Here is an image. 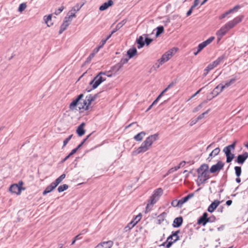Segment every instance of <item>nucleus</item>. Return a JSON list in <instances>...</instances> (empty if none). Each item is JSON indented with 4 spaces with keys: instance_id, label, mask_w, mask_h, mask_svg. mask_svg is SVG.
<instances>
[{
    "instance_id": "f8f14e48",
    "label": "nucleus",
    "mask_w": 248,
    "mask_h": 248,
    "mask_svg": "<svg viewBox=\"0 0 248 248\" xmlns=\"http://www.w3.org/2000/svg\"><path fill=\"white\" fill-rule=\"evenodd\" d=\"M226 56L225 55H222L219 57L216 60L213 62L212 63L209 64L212 66V67L214 69L216 67L217 65H218L221 62H223L225 59Z\"/></svg>"
},
{
    "instance_id": "c756f323",
    "label": "nucleus",
    "mask_w": 248,
    "mask_h": 248,
    "mask_svg": "<svg viewBox=\"0 0 248 248\" xmlns=\"http://www.w3.org/2000/svg\"><path fill=\"white\" fill-rule=\"evenodd\" d=\"M136 42L138 44L137 47L138 49H140L143 47L145 45V42L142 36H140L138 38H137L136 40Z\"/></svg>"
},
{
    "instance_id": "ea45409f",
    "label": "nucleus",
    "mask_w": 248,
    "mask_h": 248,
    "mask_svg": "<svg viewBox=\"0 0 248 248\" xmlns=\"http://www.w3.org/2000/svg\"><path fill=\"white\" fill-rule=\"evenodd\" d=\"M164 27L162 26H159L156 28V32L155 34V36L158 37L161 34H162L164 32Z\"/></svg>"
},
{
    "instance_id": "69168bd1",
    "label": "nucleus",
    "mask_w": 248,
    "mask_h": 248,
    "mask_svg": "<svg viewBox=\"0 0 248 248\" xmlns=\"http://www.w3.org/2000/svg\"><path fill=\"white\" fill-rule=\"evenodd\" d=\"M78 150V148H76L73 149L69 154L71 156L73 155H74V154H75L77 152Z\"/></svg>"
},
{
    "instance_id": "bf43d9fd",
    "label": "nucleus",
    "mask_w": 248,
    "mask_h": 248,
    "mask_svg": "<svg viewBox=\"0 0 248 248\" xmlns=\"http://www.w3.org/2000/svg\"><path fill=\"white\" fill-rule=\"evenodd\" d=\"M106 42H107L106 39L102 40L100 42L99 46V47L102 48L103 47V46H104V45L106 44Z\"/></svg>"
},
{
    "instance_id": "c03bdc74",
    "label": "nucleus",
    "mask_w": 248,
    "mask_h": 248,
    "mask_svg": "<svg viewBox=\"0 0 248 248\" xmlns=\"http://www.w3.org/2000/svg\"><path fill=\"white\" fill-rule=\"evenodd\" d=\"M235 172L236 176L239 177L241 174V167L236 166L234 167Z\"/></svg>"
},
{
    "instance_id": "6e6d98bb",
    "label": "nucleus",
    "mask_w": 248,
    "mask_h": 248,
    "mask_svg": "<svg viewBox=\"0 0 248 248\" xmlns=\"http://www.w3.org/2000/svg\"><path fill=\"white\" fill-rule=\"evenodd\" d=\"M153 205L151 204L150 201H149V203H148L146 205L145 212L147 213L149 212L151 210Z\"/></svg>"
},
{
    "instance_id": "423d86ee",
    "label": "nucleus",
    "mask_w": 248,
    "mask_h": 248,
    "mask_svg": "<svg viewBox=\"0 0 248 248\" xmlns=\"http://www.w3.org/2000/svg\"><path fill=\"white\" fill-rule=\"evenodd\" d=\"M176 49L174 47L168 50L162 55L161 58L159 59V61L161 64H163L168 61L174 54L175 52H176Z\"/></svg>"
},
{
    "instance_id": "0e129e2a",
    "label": "nucleus",
    "mask_w": 248,
    "mask_h": 248,
    "mask_svg": "<svg viewBox=\"0 0 248 248\" xmlns=\"http://www.w3.org/2000/svg\"><path fill=\"white\" fill-rule=\"evenodd\" d=\"M132 228L128 224L126 226L124 227V231L125 232L129 231Z\"/></svg>"
},
{
    "instance_id": "72a5a7b5",
    "label": "nucleus",
    "mask_w": 248,
    "mask_h": 248,
    "mask_svg": "<svg viewBox=\"0 0 248 248\" xmlns=\"http://www.w3.org/2000/svg\"><path fill=\"white\" fill-rule=\"evenodd\" d=\"M126 21L125 20H123L116 26L115 29L112 31V33H115L116 31L120 29L125 23Z\"/></svg>"
},
{
    "instance_id": "603ef678",
    "label": "nucleus",
    "mask_w": 248,
    "mask_h": 248,
    "mask_svg": "<svg viewBox=\"0 0 248 248\" xmlns=\"http://www.w3.org/2000/svg\"><path fill=\"white\" fill-rule=\"evenodd\" d=\"M129 58H123L121 60L120 62H118L123 67V65L127 63Z\"/></svg>"
},
{
    "instance_id": "37998d69",
    "label": "nucleus",
    "mask_w": 248,
    "mask_h": 248,
    "mask_svg": "<svg viewBox=\"0 0 248 248\" xmlns=\"http://www.w3.org/2000/svg\"><path fill=\"white\" fill-rule=\"evenodd\" d=\"M180 202L179 200H174L171 202V205L174 207H178L181 208V206Z\"/></svg>"
},
{
    "instance_id": "e433bc0d",
    "label": "nucleus",
    "mask_w": 248,
    "mask_h": 248,
    "mask_svg": "<svg viewBox=\"0 0 248 248\" xmlns=\"http://www.w3.org/2000/svg\"><path fill=\"white\" fill-rule=\"evenodd\" d=\"M165 217L166 213L165 212H163L158 216L157 217V224H161L165 220Z\"/></svg>"
},
{
    "instance_id": "cd10ccee",
    "label": "nucleus",
    "mask_w": 248,
    "mask_h": 248,
    "mask_svg": "<svg viewBox=\"0 0 248 248\" xmlns=\"http://www.w3.org/2000/svg\"><path fill=\"white\" fill-rule=\"evenodd\" d=\"M137 53V50L136 47H133L129 49L127 51V54L129 59L132 58Z\"/></svg>"
},
{
    "instance_id": "f257e3e1",
    "label": "nucleus",
    "mask_w": 248,
    "mask_h": 248,
    "mask_svg": "<svg viewBox=\"0 0 248 248\" xmlns=\"http://www.w3.org/2000/svg\"><path fill=\"white\" fill-rule=\"evenodd\" d=\"M244 17V16L243 15L239 16L223 26L216 33L218 38V41H219L230 30L240 23Z\"/></svg>"
},
{
    "instance_id": "3c124183",
    "label": "nucleus",
    "mask_w": 248,
    "mask_h": 248,
    "mask_svg": "<svg viewBox=\"0 0 248 248\" xmlns=\"http://www.w3.org/2000/svg\"><path fill=\"white\" fill-rule=\"evenodd\" d=\"M163 64H161L159 60H158L157 62L155 63L153 66L152 67L151 69H154V70H156L157 69L159 68L160 66L162 65Z\"/></svg>"
},
{
    "instance_id": "dca6fc26",
    "label": "nucleus",
    "mask_w": 248,
    "mask_h": 248,
    "mask_svg": "<svg viewBox=\"0 0 248 248\" xmlns=\"http://www.w3.org/2000/svg\"><path fill=\"white\" fill-rule=\"evenodd\" d=\"M82 5V4L80 5L79 4H77L76 7H77V9H76L75 7H72L71 10L68 12L67 15H69L73 18L75 17L76 13L80 9Z\"/></svg>"
},
{
    "instance_id": "8fccbe9b",
    "label": "nucleus",
    "mask_w": 248,
    "mask_h": 248,
    "mask_svg": "<svg viewBox=\"0 0 248 248\" xmlns=\"http://www.w3.org/2000/svg\"><path fill=\"white\" fill-rule=\"evenodd\" d=\"M210 111V109H208V110H207L206 111H205L204 112L202 113V114H200L197 118L196 119L197 120V121H199L201 119H202V118H204V115L206 114H207Z\"/></svg>"
},
{
    "instance_id": "13d9d810",
    "label": "nucleus",
    "mask_w": 248,
    "mask_h": 248,
    "mask_svg": "<svg viewBox=\"0 0 248 248\" xmlns=\"http://www.w3.org/2000/svg\"><path fill=\"white\" fill-rule=\"evenodd\" d=\"M228 15H229V13H228V11H226V12H225L224 13H223V14H222L219 17V19H222L224 18H225L227 16H228Z\"/></svg>"
},
{
    "instance_id": "f704fd0d",
    "label": "nucleus",
    "mask_w": 248,
    "mask_h": 248,
    "mask_svg": "<svg viewBox=\"0 0 248 248\" xmlns=\"http://www.w3.org/2000/svg\"><path fill=\"white\" fill-rule=\"evenodd\" d=\"M51 18L52 14L44 16V20L48 27H50L53 25V23L50 22L51 21Z\"/></svg>"
},
{
    "instance_id": "4d7b16f0",
    "label": "nucleus",
    "mask_w": 248,
    "mask_h": 248,
    "mask_svg": "<svg viewBox=\"0 0 248 248\" xmlns=\"http://www.w3.org/2000/svg\"><path fill=\"white\" fill-rule=\"evenodd\" d=\"M173 243H174V242H173L171 240H169V241H167L166 245V248H170Z\"/></svg>"
},
{
    "instance_id": "6ab92c4d",
    "label": "nucleus",
    "mask_w": 248,
    "mask_h": 248,
    "mask_svg": "<svg viewBox=\"0 0 248 248\" xmlns=\"http://www.w3.org/2000/svg\"><path fill=\"white\" fill-rule=\"evenodd\" d=\"M113 4V1L112 0H108L107 2H104L99 7V10L103 11L107 10L109 7Z\"/></svg>"
},
{
    "instance_id": "473e14b6",
    "label": "nucleus",
    "mask_w": 248,
    "mask_h": 248,
    "mask_svg": "<svg viewBox=\"0 0 248 248\" xmlns=\"http://www.w3.org/2000/svg\"><path fill=\"white\" fill-rule=\"evenodd\" d=\"M69 25V23L66 20H63L62 24L60 26L59 31V34L62 33L67 29Z\"/></svg>"
},
{
    "instance_id": "052dcab7",
    "label": "nucleus",
    "mask_w": 248,
    "mask_h": 248,
    "mask_svg": "<svg viewBox=\"0 0 248 248\" xmlns=\"http://www.w3.org/2000/svg\"><path fill=\"white\" fill-rule=\"evenodd\" d=\"M212 69H213V68L212 67V66L210 64H208V66L204 69V71H207V72L209 73V72L212 70Z\"/></svg>"
},
{
    "instance_id": "2eb2a0df",
    "label": "nucleus",
    "mask_w": 248,
    "mask_h": 248,
    "mask_svg": "<svg viewBox=\"0 0 248 248\" xmlns=\"http://www.w3.org/2000/svg\"><path fill=\"white\" fill-rule=\"evenodd\" d=\"M180 232V230H178L175 232H172L171 234L170 235L167 239V241L169 240H171L173 242H175L179 239V237L178 234Z\"/></svg>"
},
{
    "instance_id": "774afa93",
    "label": "nucleus",
    "mask_w": 248,
    "mask_h": 248,
    "mask_svg": "<svg viewBox=\"0 0 248 248\" xmlns=\"http://www.w3.org/2000/svg\"><path fill=\"white\" fill-rule=\"evenodd\" d=\"M232 200H228L226 201V204L227 206H230L232 204Z\"/></svg>"
},
{
    "instance_id": "5fc2aeb1",
    "label": "nucleus",
    "mask_w": 248,
    "mask_h": 248,
    "mask_svg": "<svg viewBox=\"0 0 248 248\" xmlns=\"http://www.w3.org/2000/svg\"><path fill=\"white\" fill-rule=\"evenodd\" d=\"M73 19V17L70 16L69 15L67 14V16H66L64 18V20H66L68 23L70 24V23L72 21Z\"/></svg>"
},
{
    "instance_id": "864d4df0",
    "label": "nucleus",
    "mask_w": 248,
    "mask_h": 248,
    "mask_svg": "<svg viewBox=\"0 0 248 248\" xmlns=\"http://www.w3.org/2000/svg\"><path fill=\"white\" fill-rule=\"evenodd\" d=\"M64 9V6H62L60 7H59L58 9H56L54 12V14L56 15H58L60 14Z\"/></svg>"
},
{
    "instance_id": "f03ea898",
    "label": "nucleus",
    "mask_w": 248,
    "mask_h": 248,
    "mask_svg": "<svg viewBox=\"0 0 248 248\" xmlns=\"http://www.w3.org/2000/svg\"><path fill=\"white\" fill-rule=\"evenodd\" d=\"M158 137V134H155L149 136L134 153L136 154H139L146 152L152 145L153 142L157 140Z\"/></svg>"
},
{
    "instance_id": "412c9836",
    "label": "nucleus",
    "mask_w": 248,
    "mask_h": 248,
    "mask_svg": "<svg viewBox=\"0 0 248 248\" xmlns=\"http://www.w3.org/2000/svg\"><path fill=\"white\" fill-rule=\"evenodd\" d=\"M57 187V186L54 182L51 183L49 186H48L45 190L43 192V195H45L46 194L50 193L53 189H54Z\"/></svg>"
},
{
    "instance_id": "9b49d317",
    "label": "nucleus",
    "mask_w": 248,
    "mask_h": 248,
    "mask_svg": "<svg viewBox=\"0 0 248 248\" xmlns=\"http://www.w3.org/2000/svg\"><path fill=\"white\" fill-rule=\"evenodd\" d=\"M214 39L215 37L214 36H212L210 37L208 39H207L206 40L200 44L197 47L198 50H199V51H201L205 47H206L207 45L211 43Z\"/></svg>"
},
{
    "instance_id": "39448f33",
    "label": "nucleus",
    "mask_w": 248,
    "mask_h": 248,
    "mask_svg": "<svg viewBox=\"0 0 248 248\" xmlns=\"http://www.w3.org/2000/svg\"><path fill=\"white\" fill-rule=\"evenodd\" d=\"M236 141H234L232 144L225 147L223 151L224 152L226 156V162H231L234 157V154L231 153L232 150H234L235 149Z\"/></svg>"
},
{
    "instance_id": "2f4dec72",
    "label": "nucleus",
    "mask_w": 248,
    "mask_h": 248,
    "mask_svg": "<svg viewBox=\"0 0 248 248\" xmlns=\"http://www.w3.org/2000/svg\"><path fill=\"white\" fill-rule=\"evenodd\" d=\"M146 134L145 132L142 131L135 135L134 137V139L137 141H140L142 140Z\"/></svg>"
},
{
    "instance_id": "a878e982",
    "label": "nucleus",
    "mask_w": 248,
    "mask_h": 248,
    "mask_svg": "<svg viewBox=\"0 0 248 248\" xmlns=\"http://www.w3.org/2000/svg\"><path fill=\"white\" fill-rule=\"evenodd\" d=\"M122 67L121 66V65L119 63H116L114 66H112L110 68V70L108 71V73H112L113 74L117 73L121 68Z\"/></svg>"
},
{
    "instance_id": "680f3d73",
    "label": "nucleus",
    "mask_w": 248,
    "mask_h": 248,
    "mask_svg": "<svg viewBox=\"0 0 248 248\" xmlns=\"http://www.w3.org/2000/svg\"><path fill=\"white\" fill-rule=\"evenodd\" d=\"M216 220V217L214 216H211L209 217L210 222H214Z\"/></svg>"
},
{
    "instance_id": "7ed1b4c3",
    "label": "nucleus",
    "mask_w": 248,
    "mask_h": 248,
    "mask_svg": "<svg viewBox=\"0 0 248 248\" xmlns=\"http://www.w3.org/2000/svg\"><path fill=\"white\" fill-rule=\"evenodd\" d=\"M208 169L209 167L207 164H203L197 169V172L198 175L197 183L198 186L204 183L209 179Z\"/></svg>"
},
{
    "instance_id": "4468645a",
    "label": "nucleus",
    "mask_w": 248,
    "mask_h": 248,
    "mask_svg": "<svg viewBox=\"0 0 248 248\" xmlns=\"http://www.w3.org/2000/svg\"><path fill=\"white\" fill-rule=\"evenodd\" d=\"M220 202L217 200H215L212 203L208 206L207 211L209 213H212L217 207Z\"/></svg>"
},
{
    "instance_id": "b1692460",
    "label": "nucleus",
    "mask_w": 248,
    "mask_h": 248,
    "mask_svg": "<svg viewBox=\"0 0 248 248\" xmlns=\"http://www.w3.org/2000/svg\"><path fill=\"white\" fill-rule=\"evenodd\" d=\"M206 215L207 213L205 212L199 217L197 221V224L202 225L203 226L206 225Z\"/></svg>"
},
{
    "instance_id": "c85d7f7f",
    "label": "nucleus",
    "mask_w": 248,
    "mask_h": 248,
    "mask_svg": "<svg viewBox=\"0 0 248 248\" xmlns=\"http://www.w3.org/2000/svg\"><path fill=\"white\" fill-rule=\"evenodd\" d=\"M220 151V148L219 147H217L215 148L214 150L212 151V152L209 154V157L207 158V159L209 161H210L212 157H215L219 154Z\"/></svg>"
},
{
    "instance_id": "20e7f679",
    "label": "nucleus",
    "mask_w": 248,
    "mask_h": 248,
    "mask_svg": "<svg viewBox=\"0 0 248 248\" xmlns=\"http://www.w3.org/2000/svg\"><path fill=\"white\" fill-rule=\"evenodd\" d=\"M105 75L106 73L104 72H100L95 77H94L93 79L89 83L90 85H92V88L90 90L86 89L87 92H90L92 90L96 89L103 81H105L106 78L103 77V75Z\"/></svg>"
},
{
    "instance_id": "aec40b11",
    "label": "nucleus",
    "mask_w": 248,
    "mask_h": 248,
    "mask_svg": "<svg viewBox=\"0 0 248 248\" xmlns=\"http://www.w3.org/2000/svg\"><path fill=\"white\" fill-rule=\"evenodd\" d=\"M186 163V162L185 161H182L179 164L178 166L173 167L170 169L168 171L167 174L172 173L173 172L177 170L181 167H184Z\"/></svg>"
},
{
    "instance_id": "1a4fd4ad",
    "label": "nucleus",
    "mask_w": 248,
    "mask_h": 248,
    "mask_svg": "<svg viewBox=\"0 0 248 248\" xmlns=\"http://www.w3.org/2000/svg\"><path fill=\"white\" fill-rule=\"evenodd\" d=\"M83 96L84 95L83 94H80L70 103L69 105V109L70 110H74L76 109V107L78 105H79V101L83 98Z\"/></svg>"
},
{
    "instance_id": "0eeeda50",
    "label": "nucleus",
    "mask_w": 248,
    "mask_h": 248,
    "mask_svg": "<svg viewBox=\"0 0 248 248\" xmlns=\"http://www.w3.org/2000/svg\"><path fill=\"white\" fill-rule=\"evenodd\" d=\"M163 190L161 188L156 189L154 194L150 197V201L151 205L155 204L159 200V197L162 195Z\"/></svg>"
},
{
    "instance_id": "de8ad7c7",
    "label": "nucleus",
    "mask_w": 248,
    "mask_h": 248,
    "mask_svg": "<svg viewBox=\"0 0 248 248\" xmlns=\"http://www.w3.org/2000/svg\"><path fill=\"white\" fill-rule=\"evenodd\" d=\"M26 4L25 3H22L19 5L18 10L19 12H22L26 9Z\"/></svg>"
},
{
    "instance_id": "79ce46f5",
    "label": "nucleus",
    "mask_w": 248,
    "mask_h": 248,
    "mask_svg": "<svg viewBox=\"0 0 248 248\" xmlns=\"http://www.w3.org/2000/svg\"><path fill=\"white\" fill-rule=\"evenodd\" d=\"M208 99L203 101L202 104H200L199 105H198L197 107H196V108H194V109L193 110V112H196L198 111H199L202 107V104L207 103L208 102Z\"/></svg>"
},
{
    "instance_id": "e2e57ef3",
    "label": "nucleus",
    "mask_w": 248,
    "mask_h": 248,
    "mask_svg": "<svg viewBox=\"0 0 248 248\" xmlns=\"http://www.w3.org/2000/svg\"><path fill=\"white\" fill-rule=\"evenodd\" d=\"M162 96V94H160L156 98V99L152 103V105H155Z\"/></svg>"
},
{
    "instance_id": "49530a36",
    "label": "nucleus",
    "mask_w": 248,
    "mask_h": 248,
    "mask_svg": "<svg viewBox=\"0 0 248 248\" xmlns=\"http://www.w3.org/2000/svg\"><path fill=\"white\" fill-rule=\"evenodd\" d=\"M241 7V6L240 5H236L233 8L228 10V12L230 14L231 13L234 12V11H236L238 9H240Z\"/></svg>"
},
{
    "instance_id": "4be33fe9",
    "label": "nucleus",
    "mask_w": 248,
    "mask_h": 248,
    "mask_svg": "<svg viewBox=\"0 0 248 248\" xmlns=\"http://www.w3.org/2000/svg\"><path fill=\"white\" fill-rule=\"evenodd\" d=\"M141 215L139 214L138 215L136 216L129 223L130 226L133 228L141 219Z\"/></svg>"
},
{
    "instance_id": "58836bf2",
    "label": "nucleus",
    "mask_w": 248,
    "mask_h": 248,
    "mask_svg": "<svg viewBox=\"0 0 248 248\" xmlns=\"http://www.w3.org/2000/svg\"><path fill=\"white\" fill-rule=\"evenodd\" d=\"M65 177V174H62L58 178H57L54 183L57 186Z\"/></svg>"
},
{
    "instance_id": "7c9ffc66",
    "label": "nucleus",
    "mask_w": 248,
    "mask_h": 248,
    "mask_svg": "<svg viewBox=\"0 0 248 248\" xmlns=\"http://www.w3.org/2000/svg\"><path fill=\"white\" fill-rule=\"evenodd\" d=\"M194 196V193H190L186 197L182 198L181 200H179L180 203L181 204V207L183 205V204L185 202H186L187 201H188V200H189L190 198H192Z\"/></svg>"
},
{
    "instance_id": "6e6552de",
    "label": "nucleus",
    "mask_w": 248,
    "mask_h": 248,
    "mask_svg": "<svg viewBox=\"0 0 248 248\" xmlns=\"http://www.w3.org/2000/svg\"><path fill=\"white\" fill-rule=\"evenodd\" d=\"M224 163L221 161H218L217 164L213 165L210 169L211 173H215L222 170L224 167Z\"/></svg>"
},
{
    "instance_id": "bb28decb",
    "label": "nucleus",
    "mask_w": 248,
    "mask_h": 248,
    "mask_svg": "<svg viewBox=\"0 0 248 248\" xmlns=\"http://www.w3.org/2000/svg\"><path fill=\"white\" fill-rule=\"evenodd\" d=\"M237 78L236 77L232 78L229 81L226 82L225 85H221V91H223L225 88H228L232 84L234 83L236 80Z\"/></svg>"
},
{
    "instance_id": "c9c22d12",
    "label": "nucleus",
    "mask_w": 248,
    "mask_h": 248,
    "mask_svg": "<svg viewBox=\"0 0 248 248\" xmlns=\"http://www.w3.org/2000/svg\"><path fill=\"white\" fill-rule=\"evenodd\" d=\"M97 97V94H95L94 96H93L92 94H89L87 95L86 97V101L88 102V105H90L92 102Z\"/></svg>"
},
{
    "instance_id": "a19ab883",
    "label": "nucleus",
    "mask_w": 248,
    "mask_h": 248,
    "mask_svg": "<svg viewBox=\"0 0 248 248\" xmlns=\"http://www.w3.org/2000/svg\"><path fill=\"white\" fill-rule=\"evenodd\" d=\"M68 188V186L66 184H63L62 185H61L58 188V191L59 192H62L66 190Z\"/></svg>"
},
{
    "instance_id": "a18cd8bd",
    "label": "nucleus",
    "mask_w": 248,
    "mask_h": 248,
    "mask_svg": "<svg viewBox=\"0 0 248 248\" xmlns=\"http://www.w3.org/2000/svg\"><path fill=\"white\" fill-rule=\"evenodd\" d=\"M143 35L145 37V39L144 40L145 44H146L147 46L149 45L152 42L153 40L150 38H148L147 37L148 36L147 34H145Z\"/></svg>"
},
{
    "instance_id": "5701e85b",
    "label": "nucleus",
    "mask_w": 248,
    "mask_h": 248,
    "mask_svg": "<svg viewBox=\"0 0 248 248\" xmlns=\"http://www.w3.org/2000/svg\"><path fill=\"white\" fill-rule=\"evenodd\" d=\"M85 125V124L84 123H82L78 127L76 132L78 136L81 137L84 135L85 130L84 129V127Z\"/></svg>"
},
{
    "instance_id": "f3484780",
    "label": "nucleus",
    "mask_w": 248,
    "mask_h": 248,
    "mask_svg": "<svg viewBox=\"0 0 248 248\" xmlns=\"http://www.w3.org/2000/svg\"><path fill=\"white\" fill-rule=\"evenodd\" d=\"M183 222V218L182 217H179L175 218L172 223V226L174 228H179L180 227Z\"/></svg>"
},
{
    "instance_id": "a211bd4d",
    "label": "nucleus",
    "mask_w": 248,
    "mask_h": 248,
    "mask_svg": "<svg viewBox=\"0 0 248 248\" xmlns=\"http://www.w3.org/2000/svg\"><path fill=\"white\" fill-rule=\"evenodd\" d=\"M223 91H221V84L218 85L216 86L215 89L213 90V91L211 93V94L212 95V98L208 99L209 100H211L213 98L217 96L219 93L222 92Z\"/></svg>"
},
{
    "instance_id": "09e8293b",
    "label": "nucleus",
    "mask_w": 248,
    "mask_h": 248,
    "mask_svg": "<svg viewBox=\"0 0 248 248\" xmlns=\"http://www.w3.org/2000/svg\"><path fill=\"white\" fill-rule=\"evenodd\" d=\"M73 136V134L70 135V136H69L67 138H66L64 140L63 142L62 148H63L65 146H66V145L68 143L69 141L71 139V138H72Z\"/></svg>"
},
{
    "instance_id": "338daca9",
    "label": "nucleus",
    "mask_w": 248,
    "mask_h": 248,
    "mask_svg": "<svg viewBox=\"0 0 248 248\" xmlns=\"http://www.w3.org/2000/svg\"><path fill=\"white\" fill-rule=\"evenodd\" d=\"M203 88H202L201 89H200L199 90H198L196 93H195L191 97V98H192L193 97H194L196 95H197L198 94H199L201 91L202 90V89Z\"/></svg>"
},
{
    "instance_id": "9d476101",
    "label": "nucleus",
    "mask_w": 248,
    "mask_h": 248,
    "mask_svg": "<svg viewBox=\"0 0 248 248\" xmlns=\"http://www.w3.org/2000/svg\"><path fill=\"white\" fill-rule=\"evenodd\" d=\"M25 189V187L19 186L17 184H13L11 185L9 188L10 192L17 195H20L21 194V190H24Z\"/></svg>"
},
{
    "instance_id": "393cba45",
    "label": "nucleus",
    "mask_w": 248,
    "mask_h": 248,
    "mask_svg": "<svg viewBox=\"0 0 248 248\" xmlns=\"http://www.w3.org/2000/svg\"><path fill=\"white\" fill-rule=\"evenodd\" d=\"M100 248H110L113 245V242L111 241H104L98 244Z\"/></svg>"
},
{
    "instance_id": "4c0bfd02",
    "label": "nucleus",
    "mask_w": 248,
    "mask_h": 248,
    "mask_svg": "<svg viewBox=\"0 0 248 248\" xmlns=\"http://www.w3.org/2000/svg\"><path fill=\"white\" fill-rule=\"evenodd\" d=\"M80 106L78 107V108L79 110L83 109L87 110L89 109V105H88V102H87L86 100H84L83 103H80Z\"/></svg>"
},
{
    "instance_id": "ddd939ff",
    "label": "nucleus",
    "mask_w": 248,
    "mask_h": 248,
    "mask_svg": "<svg viewBox=\"0 0 248 248\" xmlns=\"http://www.w3.org/2000/svg\"><path fill=\"white\" fill-rule=\"evenodd\" d=\"M248 157V153L245 152L242 155H239L237 156V159L235 160L236 162L240 164H243L245 160Z\"/></svg>"
}]
</instances>
